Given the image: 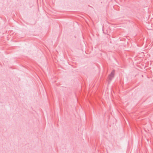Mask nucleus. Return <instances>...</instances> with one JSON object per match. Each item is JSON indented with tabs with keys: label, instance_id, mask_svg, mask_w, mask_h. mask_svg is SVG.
Returning a JSON list of instances; mask_svg holds the SVG:
<instances>
[{
	"label": "nucleus",
	"instance_id": "f257e3e1",
	"mask_svg": "<svg viewBox=\"0 0 153 153\" xmlns=\"http://www.w3.org/2000/svg\"><path fill=\"white\" fill-rule=\"evenodd\" d=\"M114 71H112L110 75L109 76L108 78V81H110L112 80V79L114 77Z\"/></svg>",
	"mask_w": 153,
	"mask_h": 153
}]
</instances>
